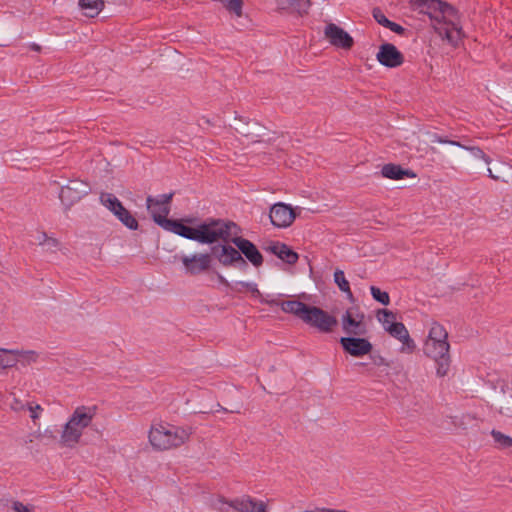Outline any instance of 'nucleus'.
Wrapping results in <instances>:
<instances>
[{
    "instance_id": "nucleus-1",
    "label": "nucleus",
    "mask_w": 512,
    "mask_h": 512,
    "mask_svg": "<svg viewBox=\"0 0 512 512\" xmlns=\"http://www.w3.org/2000/svg\"><path fill=\"white\" fill-rule=\"evenodd\" d=\"M413 10L429 16L433 27L450 43L456 44L462 38L457 10L440 0H410Z\"/></svg>"
},
{
    "instance_id": "nucleus-8",
    "label": "nucleus",
    "mask_w": 512,
    "mask_h": 512,
    "mask_svg": "<svg viewBox=\"0 0 512 512\" xmlns=\"http://www.w3.org/2000/svg\"><path fill=\"white\" fill-rule=\"evenodd\" d=\"M180 261L183 264L186 274L196 276L210 270L212 264V256L209 253L182 255L180 257Z\"/></svg>"
},
{
    "instance_id": "nucleus-39",
    "label": "nucleus",
    "mask_w": 512,
    "mask_h": 512,
    "mask_svg": "<svg viewBox=\"0 0 512 512\" xmlns=\"http://www.w3.org/2000/svg\"><path fill=\"white\" fill-rule=\"evenodd\" d=\"M43 237H44V242H46V244L44 246L47 247V250L55 252L60 245L59 241L56 238L47 236L46 233H43Z\"/></svg>"
},
{
    "instance_id": "nucleus-33",
    "label": "nucleus",
    "mask_w": 512,
    "mask_h": 512,
    "mask_svg": "<svg viewBox=\"0 0 512 512\" xmlns=\"http://www.w3.org/2000/svg\"><path fill=\"white\" fill-rule=\"evenodd\" d=\"M370 291H371V295L372 297L380 302L381 304L383 305H389L390 303V297H389V294L385 291H381L378 287L376 286H371L370 287Z\"/></svg>"
},
{
    "instance_id": "nucleus-26",
    "label": "nucleus",
    "mask_w": 512,
    "mask_h": 512,
    "mask_svg": "<svg viewBox=\"0 0 512 512\" xmlns=\"http://www.w3.org/2000/svg\"><path fill=\"white\" fill-rule=\"evenodd\" d=\"M100 202L103 206L109 209L114 215L123 206L120 200L112 193H102L100 195Z\"/></svg>"
},
{
    "instance_id": "nucleus-3",
    "label": "nucleus",
    "mask_w": 512,
    "mask_h": 512,
    "mask_svg": "<svg viewBox=\"0 0 512 512\" xmlns=\"http://www.w3.org/2000/svg\"><path fill=\"white\" fill-rule=\"evenodd\" d=\"M192 429L170 424L152 426L149 431V442L155 450L165 451L180 447L189 440Z\"/></svg>"
},
{
    "instance_id": "nucleus-37",
    "label": "nucleus",
    "mask_w": 512,
    "mask_h": 512,
    "mask_svg": "<svg viewBox=\"0 0 512 512\" xmlns=\"http://www.w3.org/2000/svg\"><path fill=\"white\" fill-rule=\"evenodd\" d=\"M311 3L310 0H296L290 5V8L296 10L300 15L307 13Z\"/></svg>"
},
{
    "instance_id": "nucleus-6",
    "label": "nucleus",
    "mask_w": 512,
    "mask_h": 512,
    "mask_svg": "<svg viewBox=\"0 0 512 512\" xmlns=\"http://www.w3.org/2000/svg\"><path fill=\"white\" fill-rule=\"evenodd\" d=\"M304 317V323L322 333H331L338 325V320L335 316L316 306H310Z\"/></svg>"
},
{
    "instance_id": "nucleus-18",
    "label": "nucleus",
    "mask_w": 512,
    "mask_h": 512,
    "mask_svg": "<svg viewBox=\"0 0 512 512\" xmlns=\"http://www.w3.org/2000/svg\"><path fill=\"white\" fill-rule=\"evenodd\" d=\"M364 315L353 317L350 310H347L342 316V328L348 335L363 336L367 333V329L363 323Z\"/></svg>"
},
{
    "instance_id": "nucleus-22",
    "label": "nucleus",
    "mask_w": 512,
    "mask_h": 512,
    "mask_svg": "<svg viewBox=\"0 0 512 512\" xmlns=\"http://www.w3.org/2000/svg\"><path fill=\"white\" fill-rule=\"evenodd\" d=\"M79 6L88 17L97 16L104 8L103 0H79Z\"/></svg>"
},
{
    "instance_id": "nucleus-31",
    "label": "nucleus",
    "mask_w": 512,
    "mask_h": 512,
    "mask_svg": "<svg viewBox=\"0 0 512 512\" xmlns=\"http://www.w3.org/2000/svg\"><path fill=\"white\" fill-rule=\"evenodd\" d=\"M378 320L383 324L385 330L391 323H397L395 313L387 309L378 311Z\"/></svg>"
},
{
    "instance_id": "nucleus-45",
    "label": "nucleus",
    "mask_w": 512,
    "mask_h": 512,
    "mask_svg": "<svg viewBox=\"0 0 512 512\" xmlns=\"http://www.w3.org/2000/svg\"><path fill=\"white\" fill-rule=\"evenodd\" d=\"M488 176L494 180H498V177L495 176L490 168L487 169Z\"/></svg>"
},
{
    "instance_id": "nucleus-7",
    "label": "nucleus",
    "mask_w": 512,
    "mask_h": 512,
    "mask_svg": "<svg viewBox=\"0 0 512 512\" xmlns=\"http://www.w3.org/2000/svg\"><path fill=\"white\" fill-rule=\"evenodd\" d=\"M211 256H214L224 267L234 266L240 269L247 267L245 258L239 252V249L232 247L228 243L213 246Z\"/></svg>"
},
{
    "instance_id": "nucleus-28",
    "label": "nucleus",
    "mask_w": 512,
    "mask_h": 512,
    "mask_svg": "<svg viewBox=\"0 0 512 512\" xmlns=\"http://www.w3.org/2000/svg\"><path fill=\"white\" fill-rule=\"evenodd\" d=\"M334 282L337 284L338 288L342 292L346 293L348 298H352L353 297L352 291L350 289L349 282L346 279L345 274H344V272L342 270H340V269H336L335 270V272H334Z\"/></svg>"
},
{
    "instance_id": "nucleus-34",
    "label": "nucleus",
    "mask_w": 512,
    "mask_h": 512,
    "mask_svg": "<svg viewBox=\"0 0 512 512\" xmlns=\"http://www.w3.org/2000/svg\"><path fill=\"white\" fill-rule=\"evenodd\" d=\"M399 341L402 342V347L400 349L402 353L410 354L414 352L416 344L414 340L410 337L409 332H406V335L399 339Z\"/></svg>"
},
{
    "instance_id": "nucleus-36",
    "label": "nucleus",
    "mask_w": 512,
    "mask_h": 512,
    "mask_svg": "<svg viewBox=\"0 0 512 512\" xmlns=\"http://www.w3.org/2000/svg\"><path fill=\"white\" fill-rule=\"evenodd\" d=\"M26 410L30 413V418L35 423L41 416L43 412V408L39 404H34L32 402H27Z\"/></svg>"
},
{
    "instance_id": "nucleus-5",
    "label": "nucleus",
    "mask_w": 512,
    "mask_h": 512,
    "mask_svg": "<svg viewBox=\"0 0 512 512\" xmlns=\"http://www.w3.org/2000/svg\"><path fill=\"white\" fill-rule=\"evenodd\" d=\"M450 345L448 341L436 342L426 340L424 344V353L427 357L433 359L436 363V375L445 377L449 370L451 359L449 355Z\"/></svg>"
},
{
    "instance_id": "nucleus-13",
    "label": "nucleus",
    "mask_w": 512,
    "mask_h": 512,
    "mask_svg": "<svg viewBox=\"0 0 512 512\" xmlns=\"http://www.w3.org/2000/svg\"><path fill=\"white\" fill-rule=\"evenodd\" d=\"M231 242L239 249L241 255H244L254 267H260L263 264L262 254L251 241L238 234L231 239Z\"/></svg>"
},
{
    "instance_id": "nucleus-32",
    "label": "nucleus",
    "mask_w": 512,
    "mask_h": 512,
    "mask_svg": "<svg viewBox=\"0 0 512 512\" xmlns=\"http://www.w3.org/2000/svg\"><path fill=\"white\" fill-rule=\"evenodd\" d=\"M460 148L469 151L475 158L482 159L487 164L491 163V158L489 156H487L483 152V150L481 148H479V147L468 146V145L462 144V146H460Z\"/></svg>"
},
{
    "instance_id": "nucleus-11",
    "label": "nucleus",
    "mask_w": 512,
    "mask_h": 512,
    "mask_svg": "<svg viewBox=\"0 0 512 512\" xmlns=\"http://www.w3.org/2000/svg\"><path fill=\"white\" fill-rule=\"evenodd\" d=\"M271 223L278 228H287L296 218L295 210L288 204L279 202L270 208Z\"/></svg>"
},
{
    "instance_id": "nucleus-40",
    "label": "nucleus",
    "mask_w": 512,
    "mask_h": 512,
    "mask_svg": "<svg viewBox=\"0 0 512 512\" xmlns=\"http://www.w3.org/2000/svg\"><path fill=\"white\" fill-rule=\"evenodd\" d=\"M259 301L263 304H267V305H270V306H280L281 307V302L282 300H279L278 298H275V297H271L269 295L267 296H261Z\"/></svg>"
},
{
    "instance_id": "nucleus-17",
    "label": "nucleus",
    "mask_w": 512,
    "mask_h": 512,
    "mask_svg": "<svg viewBox=\"0 0 512 512\" xmlns=\"http://www.w3.org/2000/svg\"><path fill=\"white\" fill-rule=\"evenodd\" d=\"M158 225L163 229L182 236L186 239L197 241V226L189 227L184 225L180 220L160 219Z\"/></svg>"
},
{
    "instance_id": "nucleus-16",
    "label": "nucleus",
    "mask_w": 512,
    "mask_h": 512,
    "mask_svg": "<svg viewBox=\"0 0 512 512\" xmlns=\"http://www.w3.org/2000/svg\"><path fill=\"white\" fill-rule=\"evenodd\" d=\"M342 348L354 357H362L372 351V344L361 337H342L340 339Z\"/></svg>"
},
{
    "instance_id": "nucleus-2",
    "label": "nucleus",
    "mask_w": 512,
    "mask_h": 512,
    "mask_svg": "<svg viewBox=\"0 0 512 512\" xmlns=\"http://www.w3.org/2000/svg\"><path fill=\"white\" fill-rule=\"evenodd\" d=\"M238 234H240V228L230 220L208 218L197 225V242L201 244H213L220 241L229 243Z\"/></svg>"
},
{
    "instance_id": "nucleus-46",
    "label": "nucleus",
    "mask_w": 512,
    "mask_h": 512,
    "mask_svg": "<svg viewBox=\"0 0 512 512\" xmlns=\"http://www.w3.org/2000/svg\"><path fill=\"white\" fill-rule=\"evenodd\" d=\"M38 243L39 245H45L46 242H44V237H43V233L40 234V236L38 237Z\"/></svg>"
},
{
    "instance_id": "nucleus-25",
    "label": "nucleus",
    "mask_w": 512,
    "mask_h": 512,
    "mask_svg": "<svg viewBox=\"0 0 512 512\" xmlns=\"http://www.w3.org/2000/svg\"><path fill=\"white\" fill-rule=\"evenodd\" d=\"M0 352L5 353V354H11V355L19 356L27 364L34 363L38 359L37 352H35L33 350L25 351V350H18V349L0 348Z\"/></svg>"
},
{
    "instance_id": "nucleus-43",
    "label": "nucleus",
    "mask_w": 512,
    "mask_h": 512,
    "mask_svg": "<svg viewBox=\"0 0 512 512\" xmlns=\"http://www.w3.org/2000/svg\"><path fill=\"white\" fill-rule=\"evenodd\" d=\"M17 359L15 358H3L1 356V364L0 367L3 369L14 367L17 364Z\"/></svg>"
},
{
    "instance_id": "nucleus-35",
    "label": "nucleus",
    "mask_w": 512,
    "mask_h": 512,
    "mask_svg": "<svg viewBox=\"0 0 512 512\" xmlns=\"http://www.w3.org/2000/svg\"><path fill=\"white\" fill-rule=\"evenodd\" d=\"M242 0H228L225 3V7L230 12H233L236 16L240 17L242 15Z\"/></svg>"
},
{
    "instance_id": "nucleus-15",
    "label": "nucleus",
    "mask_w": 512,
    "mask_h": 512,
    "mask_svg": "<svg viewBox=\"0 0 512 512\" xmlns=\"http://www.w3.org/2000/svg\"><path fill=\"white\" fill-rule=\"evenodd\" d=\"M376 57L380 64L389 68L398 67L404 62L403 54L391 43L382 44Z\"/></svg>"
},
{
    "instance_id": "nucleus-47",
    "label": "nucleus",
    "mask_w": 512,
    "mask_h": 512,
    "mask_svg": "<svg viewBox=\"0 0 512 512\" xmlns=\"http://www.w3.org/2000/svg\"><path fill=\"white\" fill-rule=\"evenodd\" d=\"M32 437H33V435H30L29 439L25 440V444L33 442V438Z\"/></svg>"
},
{
    "instance_id": "nucleus-4",
    "label": "nucleus",
    "mask_w": 512,
    "mask_h": 512,
    "mask_svg": "<svg viewBox=\"0 0 512 512\" xmlns=\"http://www.w3.org/2000/svg\"><path fill=\"white\" fill-rule=\"evenodd\" d=\"M96 415L95 406H79L64 425L60 443L65 447H74L81 439L83 431L93 421Z\"/></svg>"
},
{
    "instance_id": "nucleus-41",
    "label": "nucleus",
    "mask_w": 512,
    "mask_h": 512,
    "mask_svg": "<svg viewBox=\"0 0 512 512\" xmlns=\"http://www.w3.org/2000/svg\"><path fill=\"white\" fill-rule=\"evenodd\" d=\"M10 407L12 410L16 411V412H21V411H25L26 408H27V403H24L23 401L17 399V398H13L12 402L10 403Z\"/></svg>"
},
{
    "instance_id": "nucleus-21",
    "label": "nucleus",
    "mask_w": 512,
    "mask_h": 512,
    "mask_svg": "<svg viewBox=\"0 0 512 512\" xmlns=\"http://www.w3.org/2000/svg\"><path fill=\"white\" fill-rule=\"evenodd\" d=\"M309 305L298 300H287L281 302V309L285 313H290L304 321V316L307 314Z\"/></svg>"
},
{
    "instance_id": "nucleus-12",
    "label": "nucleus",
    "mask_w": 512,
    "mask_h": 512,
    "mask_svg": "<svg viewBox=\"0 0 512 512\" xmlns=\"http://www.w3.org/2000/svg\"><path fill=\"white\" fill-rule=\"evenodd\" d=\"M324 36L332 46L349 50L354 45L353 38L341 27L329 23L324 29Z\"/></svg>"
},
{
    "instance_id": "nucleus-24",
    "label": "nucleus",
    "mask_w": 512,
    "mask_h": 512,
    "mask_svg": "<svg viewBox=\"0 0 512 512\" xmlns=\"http://www.w3.org/2000/svg\"><path fill=\"white\" fill-rule=\"evenodd\" d=\"M117 219L125 225L127 228L131 230H136L138 228V221L136 218L128 211L124 206H122L117 213L115 214Z\"/></svg>"
},
{
    "instance_id": "nucleus-27",
    "label": "nucleus",
    "mask_w": 512,
    "mask_h": 512,
    "mask_svg": "<svg viewBox=\"0 0 512 512\" xmlns=\"http://www.w3.org/2000/svg\"><path fill=\"white\" fill-rule=\"evenodd\" d=\"M447 338L448 333L446 329L437 322L432 323L427 340L442 342L447 341Z\"/></svg>"
},
{
    "instance_id": "nucleus-30",
    "label": "nucleus",
    "mask_w": 512,
    "mask_h": 512,
    "mask_svg": "<svg viewBox=\"0 0 512 512\" xmlns=\"http://www.w3.org/2000/svg\"><path fill=\"white\" fill-rule=\"evenodd\" d=\"M392 337L396 339H401L404 335H406V332H408L405 325L401 322L397 323H391L389 326H387L386 330Z\"/></svg>"
},
{
    "instance_id": "nucleus-38",
    "label": "nucleus",
    "mask_w": 512,
    "mask_h": 512,
    "mask_svg": "<svg viewBox=\"0 0 512 512\" xmlns=\"http://www.w3.org/2000/svg\"><path fill=\"white\" fill-rule=\"evenodd\" d=\"M237 285H240L241 287L248 289L252 293V295L258 299H260V297L262 296V293L259 291V289L257 288V284L255 283L240 281L237 283Z\"/></svg>"
},
{
    "instance_id": "nucleus-29",
    "label": "nucleus",
    "mask_w": 512,
    "mask_h": 512,
    "mask_svg": "<svg viewBox=\"0 0 512 512\" xmlns=\"http://www.w3.org/2000/svg\"><path fill=\"white\" fill-rule=\"evenodd\" d=\"M491 436L493 437L498 448L506 449L512 447V438L510 436H507L495 429L491 431Z\"/></svg>"
},
{
    "instance_id": "nucleus-19",
    "label": "nucleus",
    "mask_w": 512,
    "mask_h": 512,
    "mask_svg": "<svg viewBox=\"0 0 512 512\" xmlns=\"http://www.w3.org/2000/svg\"><path fill=\"white\" fill-rule=\"evenodd\" d=\"M268 250L287 264L293 265L298 261V254L288 245L275 242L268 247Z\"/></svg>"
},
{
    "instance_id": "nucleus-44",
    "label": "nucleus",
    "mask_w": 512,
    "mask_h": 512,
    "mask_svg": "<svg viewBox=\"0 0 512 512\" xmlns=\"http://www.w3.org/2000/svg\"><path fill=\"white\" fill-rule=\"evenodd\" d=\"M500 412L512 418V398L506 402L505 406L501 407Z\"/></svg>"
},
{
    "instance_id": "nucleus-9",
    "label": "nucleus",
    "mask_w": 512,
    "mask_h": 512,
    "mask_svg": "<svg viewBox=\"0 0 512 512\" xmlns=\"http://www.w3.org/2000/svg\"><path fill=\"white\" fill-rule=\"evenodd\" d=\"M90 191L89 185L82 180H70L67 185L61 187L59 197L64 205L72 206Z\"/></svg>"
},
{
    "instance_id": "nucleus-23",
    "label": "nucleus",
    "mask_w": 512,
    "mask_h": 512,
    "mask_svg": "<svg viewBox=\"0 0 512 512\" xmlns=\"http://www.w3.org/2000/svg\"><path fill=\"white\" fill-rule=\"evenodd\" d=\"M373 17L377 21V23L390 29L391 31L397 34H403L405 30L401 25L390 21L379 8H375L373 10Z\"/></svg>"
},
{
    "instance_id": "nucleus-42",
    "label": "nucleus",
    "mask_w": 512,
    "mask_h": 512,
    "mask_svg": "<svg viewBox=\"0 0 512 512\" xmlns=\"http://www.w3.org/2000/svg\"><path fill=\"white\" fill-rule=\"evenodd\" d=\"M432 141L433 142H437V143H441V144H450V145L457 146V147L462 146V143L459 142V141L449 140V139H447L445 137H441V136H438V135H434V138H433Z\"/></svg>"
},
{
    "instance_id": "nucleus-20",
    "label": "nucleus",
    "mask_w": 512,
    "mask_h": 512,
    "mask_svg": "<svg viewBox=\"0 0 512 512\" xmlns=\"http://www.w3.org/2000/svg\"><path fill=\"white\" fill-rule=\"evenodd\" d=\"M381 175L384 178L393 179V180H400L405 177H415V174L409 170L404 169L398 164H385L381 169Z\"/></svg>"
},
{
    "instance_id": "nucleus-14",
    "label": "nucleus",
    "mask_w": 512,
    "mask_h": 512,
    "mask_svg": "<svg viewBox=\"0 0 512 512\" xmlns=\"http://www.w3.org/2000/svg\"><path fill=\"white\" fill-rule=\"evenodd\" d=\"M219 502L229 505L237 512H263L264 502L256 500L249 495H243L232 500L221 497Z\"/></svg>"
},
{
    "instance_id": "nucleus-48",
    "label": "nucleus",
    "mask_w": 512,
    "mask_h": 512,
    "mask_svg": "<svg viewBox=\"0 0 512 512\" xmlns=\"http://www.w3.org/2000/svg\"><path fill=\"white\" fill-rule=\"evenodd\" d=\"M263 512H266V504L263 503Z\"/></svg>"
},
{
    "instance_id": "nucleus-10",
    "label": "nucleus",
    "mask_w": 512,
    "mask_h": 512,
    "mask_svg": "<svg viewBox=\"0 0 512 512\" xmlns=\"http://www.w3.org/2000/svg\"><path fill=\"white\" fill-rule=\"evenodd\" d=\"M173 195L174 193H169L159 195L158 197H147L146 206L155 223L158 224L160 219H168L167 215L170 213V203Z\"/></svg>"
}]
</instances>
